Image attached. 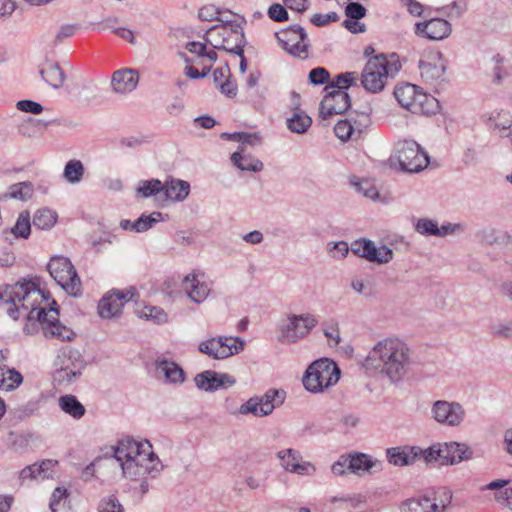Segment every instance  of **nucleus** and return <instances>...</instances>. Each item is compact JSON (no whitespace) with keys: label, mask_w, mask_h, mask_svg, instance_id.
<instances>
[{"label":"nucleus","mask_w":512,"mask_h":512,"mask_svg":"<svg viewBox=\"0 0 512 512\" xmlns=\"http://www.w3.org/2000/svg\"><path fill=\"white\" fill-rule=\"evenodd\" d=\"M331 471L333 474L342 476L346 473V471H350V456L341 455L336 462H334L331 466Z\"/></svg>","instance_id":"nucleus-62"},{"label":"nucleus","mask_w":512,"mask_h":512,"mask_svg":"<svg viewBox=\"0 0 512 512\" xmlns=\"http://www.w3.org/2000/svg\"><path fill=\"white\" fill-rule=\"evenodd\" d=\"M350 249L356 256L377 264H387L394 256L391 248L385 245L377 247L373 241L366 238L353 241L351 247L345 241L335 242L329 249V252L334 258H344Z\"/></svg>","instance_id":"nucleus-6"},{"label":"nucleus","mask_w":512,"mask_h":512,"mask_svg":"<svg viewBox=\"0 0 512 512\" xmlns=\"http://www.w3.org/2000/svg\"><path fill=\"white\" fill-rule=\"evenodd\" d=\"M280 466L289 473L297 475H313L316 472L315 466L309 461H303L298 450L287 448L277 452Z\"/></svg>","instance_id":"nucleus-20"},{"label":"nucleus","mask_w":512,"mask_h":512,"mask_svg":"<svg viewBox=\"0 0 512 512\" xmlns=\"http://www.w3.org/2000/svg\"><path fill=\"white\" fill-rule=\"evenodd\" d=\"M31 231L30 215L28 212H21L16 224L11 228V233L16 237L28 238Z\"/></svg>","instance_id":"nucleus-53"},{"label":"nucleus","mask_w":512,"mask_h":512,"mask_svg":"<svg viewBox=\"0 0 512 512\" xmlns=\"http://www.w3.org/2000/svg\"><path fill=\"white\" fill-rule=\"evenodd\" d=\"M230 159L233 165L241 171L260 172L264 168L261 160L250 154H244L242 147H238Z\"/></svg>","instance_id":"nucleus-33"},{"label":"nucleus","mask_w":512,"mask_h":512,"mask_svg":"<svg viewBox=\"0 0 512 512\" xmlns=\"http://www.w3.org/2000/svg\"><path fill=\"white\" fill-rule=\"evenodd\" d=\"M245 346V341L240 337L218 336L202 341L198 350L210 358L221 360L240 353Z\"/></svg>","instance_id":"nucleus-14"},{"label":"nucleus","mask_w":512,"mask_h":512,"mask_svg":"<svg viewBox=\"0 0 512 512\" xmlns=\"http://www.w3.org/2000/svg\"><path fill=\"white\" fill-rule=\"evenodd\" d=\"M48 124L49 122L44 120L29 117L19 125L18 132L26 137H34L37 134L43 133Z\"/></svg>","instance_id":"nucleus-41"},{"label":"nucleus","mask_w":512,"mask_h":512,"mask_svg":"<svg viewBox=\"0 0 512 512\" xmlns=\"http://www.w3.org/2000/svg\"><path fill=\"white\" fill-rule=\"evenodd\" d=\"M285 5L279 3L272 4L267 11L268 17L275 22H284L289 19Z\"/></svg>","instance_id":"nucleus-58"},{"label":"nucleus","mask_w":512,"mask_h":512,"mask_svg":"<svg viewBox=\"0 0 512 512\" xmlns=\"http://www.w3.org/2000/svg\"><path fill=\"white\" fill-rule=\"evenodd\" d=\"M339 378L340 369L337 364L328 358H321L307 368L303 385L311 393H320L337 384Z\"/></svg>","instance_id":"nucleus-8"},{"label":"nucleus","mask_w":512,"mask_h":512,"mask_svg":"<svg viewBox=\"0 0 512 512\" xmlns=\"http://www.w3.org/2000/svg\"><path fill=\"white\" fill-rule=\"evenodd\" d=\"M258 399L264 409V413L272 414L276 407L281 406L286 399V392L283 389H269Z\"/></svg>","instance_id":"nucleus-35"},{"label":"nucleus","mask_w":512,"mask_h":512,"mask_svg":"<svg viewBox=\"0 0 512 512\" xmlns=\"http://www.w3.org/2000/svg\"><path fill=\"white\" fill-rule=\"evenodd\" d=\"M481 241L488 245L504 243L508 238V234L504 231L493 227L484 228L479 232Z\"/></svg>","instance_id":"nucleus-48"},{"label":"nucleus","mask_w":512,"mask_h":512,"mask_svg":"<svg viewBox=\"0 0 512 512\" xmlns=\"http://www.w3.org/2000/svg\"><path fill=\"white\" fill-rule=\"evenodd\" d=\"M28 321L38 322L43 330L45 337L55 338L60 341H70L74 337V332L61 324L58 320V311L51 307L49 311L44 308L32 307L27 315Z\"/></svg>","instance_id":"nucleus-11"},{"label":"nucleus","mask_w":512,"mask_h":512,"mask_svg":"<svg viewBox=\"0 0 512 512\" xmlns=\"http://www.w3.org/2000/svg\"><path fill=\"white\" fill-rule=\"evenodd\" d=\"M125 297V292L117 289L105 293L98 303L99 316L104 319L118 316L124 308Z\"/></svg>","instance_id":"nucleus-25"},{"label":"nucleus","mask_w":512,"mask_h":512,"mask_svg":"<svg viewBox=\"0 0 512 512\" xmlns=\"http://www.w3.org/2000/svg\"><path fill=\"white\" fill-rule=\"evenodd\" d=\"M281 47L293 57L306 59L309 56V39L306 31L299 25H292L276 34Z\"/></svg>","instance_id":"nucleus-17"},{"label":"nucleus","mask_w":512,"mask_h":512,"mask_svg":"<svg viewBox=\"0 0 512 512\" xmlns=\"http://www.w3.org/2000/svg\"><path fill=\"white\" fill-rule=\"evenodd\" d=\"M39 74L41 78L52 88L59 89L66 79L65 73L58 63L47 61L41 67Z\"/></svg>","instance_id":"nucleus-31"},{"label":"nucleus","mask_w":512,"mask_h":512,"mask_svg":"<svg viewBox=\"0 0 512 512\" xmlns=\"http://www.w3.org/2000/svg\"><path fill=\"white\" fill-rule=\"evenodd\" d=\"M419 71L422 80L431 86H437L444 80L445 62L440 53H434L425 60L419 61Z\"/></svg>","instance_id":"nucleus-22"},{"label":"nucleus","mask_w":512,"mask_h":512,"mask_svg":"<svg viewBox=\"0 0 512 512\" xmlns=\"http://www.w3.org/2000/svg\"><path fill=\"white\" fill-rule=\"evenodd\" d=\"M421 448L413 447H393L387 449L388 461L396 466L412 465L419 457Z\"/></svg>","instance_id":"nucleus-30"},{"label":"nucleus","mask_w":512,"mask_h":512,"mask_svg":"<svg viewBox=\"0 0 512 512\" xmlns=\"http://www.w3.org/2000/svg\"><path fill=\"white\" fill-rule=\"evenodd\" d=\"M358 192L362 193L366 198L375 200L379 197L378 190L368 181L354 183Z\"/></svg>","instance_id":"nucleus-64"},{"label":"nucleus","mask_w":512,"mask_h":512,"mask_svg":"<svg viewBox=\"0 0 512 512\" xmlns=\"http://www.w3.org/2000/svg\"><path fill=\"white\" fill-rule=\"evenodd\" d=\"M126 462H128V450L125 448L124 441H120L118 446H111L104 457H97L87 465L82 471L81 478L86 482L90 481L95 477L96 468L121 469L124 474Z\"/></svg>","instance_id":"nucleus-16"},{"label":"nucleus","mask_w":512,"mask_h":512,"mask_svg":"<svg viewBox=\"0 0 512 512\" xmlns=\"http://www.w3.org/2000/svg\"><path fill=\"white\" fill-rule=\"evenodd\" d=\"M236 379L227 373H217L207 370L195 377L196 386L204 391L212 392L220 388H228L235 385Z\"/></svg>","instance_id":"nucleus-23"},{"label":"nucleus","mask_w":512,"mask_h":512,"mask_svg":"<svg viewBox=\"0 0 512 512\" xmlns=\"http://www.w3.org/2000/svg\"><path fill=\"white\" fill-rule=\"evenodd\" d=\"M350 456V472L354 474H362L368 472L373 466L372 458L363 453H353Z\"/></svg>","instance_id":"nucleus-43"},{"label":"nucleus","mask_w":512,"mask_h":512,"mask_svg":"<svg viewBox=\"0 0 512 512\" xmlns=\"http://www.w3.org/2000/svg\"><path fill=\"white\" fill-rule=\"evenodd\" d=\"M163 469L149 440L130 437V499L134 504L140 503L148 493V477L157 478Z\"/></svg>","instance_id":"nucleus-2"},{"label":"nucleus","mask_w":512,"mask_h":512,"mask_svg":"<svg viewBox=\"0 0 512 512\" xmlns=\"http://www.w3.org/2000/svg\"><path fill=\"white\" fill-rule=\"evenodd\" d=\"M69 497L68 490L63 486H58L54 489L49 507L52 512H60L66 505Z\"/></svg>","instance_id":"nucleus-50"},{"label":"nucleus","mask_w":512,"mask_h":512,"mask_svg":"<svg viewBox=\"0 0 512 512\" xmlns=\"http://www.w3.org/2000/svg\"><path fill=\"white\" fill-rule=\"evenodd\" d=\"M206 43L214 49L233 54H242L245 43L244 34L226 25L213 26L204 35Z\"/></svg>","instance_id":"nucleus-13"},{"label":"nucleus","mask_w":512,"mask_h":512,"mask_svg":"<svg viewBox=\"0 0 512 512\" xmlns=\"http://www.w3.org/2000/svg\"><path fill=\"white\" fill-rule=\"evenodd\" d=\"M318 324V316L314 313H289L278 324L277 339L282 344H295L308 337Z\"/></svg>","instance_id":"nucleus-7"},{"label":"nucleus","mask_w":512,"mask_h":512,"mask_svg":"<svg viewBox=\"0 0 512 512\" xmlns=\"http://www.w3.org/2000/svg\"><path fill=\"white\" fill-rule=\"evenodd\" d=\"M16 107L18 110L31 114H40L43 112V106L33 100H20L17 102Z\"/></svg>","instance_id":"nucleus-60"},{"label":"nucleus","mask_w":512,"mask_h":512,"mask_svg":"<svg viewBox=\"0 0 512 512\" xmlns=\"http://www.w3.org/2000/svg\"><path fill=\"white\" fill-rule=\"evenodd\" d=\"M442 443H435L427 449H421L420 457H423L425 462H438L442 465Z\"/></svg>","instance_id":"nucleus-55"},{"label":"nucleus","mask_w":512,"mask_h":512,"mask_svg":"<svg viewBox=\"0 0 512 512\" xmlns=\"http://www.w3.org/2000/svg\"><path fill=\"white\" fill-rule=\"evenodd\" d=\"M360 129H356L350 120H339L334 126V133L342 141H347L357 133L360 135Z\"/></svg>","instance_id":"nucleus-51"},{"label":"nucleus","mask_w":512,"mask_h":512,"mask_svg":"<svg viewBox=\"0 0 512 512\" xmlns=\"http://www.w3.org/2000/svg\"><path fill=\"white\" fill-rule=\"evenodd\" d=\"M180 57L186 63V67L184 69V74L190 79H200L205 78L209 72V66H204L203 71H199L196 67H194L193 58L188 57L184 53H180Z\"/></svg>","instance_id":"nucleus-54"},{"label":"nucleus","mask_w":512,"mask_h":512,"mask_svg":"<svg viewBox=\"0 0 512 512\" xmlns=\"http://www.w3.org/2000/svg\"><path fill=\"white\" fill-rule=\"evenodd\" d=\"M415 230L425 236L432 235L437 237H444L447 234L453 233L455 228L450 223L439 227L436 221L428 218H421L416 222Z\"/></svg>","instance_id":"nucleus-32"},{"label":"nucleus","mask_w":512,"mask_h":512,"mask_svg":"<svg viewBox=\"0 0 512 512\" xmlns=\"http://www.w3.org/2000/svg\"><path fill=\"white\" fill-rule=\"evenodd\" d=\"M182 289L192 302L201 304L208 298L211 285L205 279L204 273L193 271L183 278Z\"/></svg>","instance_id":"nucleus-19"},{"label":"nucleus","mask_w":512,"mask_h":512,"mask_svg":"<svg viewBox=\"0 0 512 512\" xmlns=\"http://www.w3.org/2000/svg\"><path fill=\"white\" fill-rule=\"evenodd\" d=\"M163 182L159 179L141 180L135 187V197L137 199H146L156 196L162 192Z\"/></svg>","instance_id":"nucleus-38"},{"label":"nucleus","mask_w":512,"mask_h":512,"mask_svg":"<svg viewBox=\"0 0 512 512\" xmlns=\"http://www.w3.org/2000/svg\"><path fill=\"white\" fill-rule=\"evenodd\" d=\"M47 268L50 276L67 294L74 297L81 294V281L70 259L54 256Z\"/></svg>","instance_id":"nucleus-12"},{"label":"nucleus","mask_w":512,"mask_h":512,"mask_svg":"<svg viewBox=\"0 0 512 512\" xmlns=\"http://www.w3.org/2000/svg\"><path fill=\"white\" fill-rule=\"evenodd\" d=\"M167 219V214H163L158 211H154L150 214L143 213L137 220L130 224V229L137 233H143L152 229L156 224L164 222Z\"/></svg>","instance_id":"nucleus-34"},{"label":"nucleus","mask_w":512,"mask_h":512,"mask_svg":"<svg viewBox=\"0 0 512 512\" xmlns=\"http://www.w3.org/2000/svg\"><path fill=\"white\" fill-rule=\"evenodd\" d=\"M394 96L398 103L405 109L415 114H435L439 110L438 100L419 90V87L405 83L394 90Z\"/></svg>","instance_id":"nucleus-10"},{"label":"nucleus","mask_w":512,"mask_h":512,"mask_svg":"<svg viewBox=\"0 0 512 512\" xmlns=\"http://www.w3.org/2000/svg\"><path fill=\"white\" fill-rule=\"evenodd\" d=\"M323 100L320 103L319 113L323 119L333 115L342 114L350 107V97L346 91L340 89L325 90Z\"/></svg>","instance_id":"nucleus-21"},{"label":"nucleus","mask_w":512,"mask_h":512,"mask_svg":"<svg viewBox=\"0 0 512 512\" xmlns=\"http://www.w3.org/2000/svg\"><path fill=\"white\" fill-rule=\"evenodd\" d=\"M359 79L357 72H345L337 75L335 79L328 84L324 90L329 89H340L345 91L350 86H353L356 84L357 80Z\"/></svg>","instance_id":"nucleus-44"},{"label":"nucleus","mask_w":512,"mask_h":512,"mask_svg":"<svg viewBox=\"0 0 512 512\" xmlns=\"http://www.w3.org/2000/svg\"><path fill=\"white\" fill-rule=\"evenodd\" d=\"M32 193L33 186L30 182H19L11 185L5 196L24 201L31 198Z\"/></svg>","instance_id":"nucleus-47"},{"label":"nucleus","mask_w":512,"mask_h":512,"mask_svg":"<svg viewBox=\"0 0 512 512\" xmlns=\"http://www.w3.org/2000/svg\"><path fill=\"white\" fill-rule=\"evenodd\" d=\"M57 221V213L51 209L43 208L35 212L33 225L41 230L52 228Z\"/></svg>","instance_id":"nucleus-42"},{"label":"nucleus","mask_w":512,"mask_h":512,"mask_svg":"<svg viewBox=\"0 0 512 512\" xmlns=\"http://www.w3.org/2000/svg\"><path fill=\"white\" fill-rule=\"evenodd\" d=\"M351 288L358 294L364 297H370L373 295L372 287L368 281L363 279H353L350 284Z\"/></svg>","instance_id":"nucleus-61"},{"label":"nucleus","mask_w":512,"mask_h":512,"mask_svg":"<svg viewBox=\"0 0 512 512\" xmlns=\"http://www.w3.org/2000/svg\"><path fill=\"white\" fill-rule=\"evenodd\" d=\"M452 491L446 486L426 489L405 499L399 506L400 512H445L451 505Z\"/></svg>","instance_id":"nucleus-5"},{"label":"nucleus","mask_w":512,"mask_h":512,"mask_svg":"<svg viewBox=\"0 0 512 512\" xmlns=\"http://www.w3.org/2000/svg\"><path fill=\"white\" fill-rule=\"evenodd\" d=\"M442 465H454L472 458L473 452L465 443H442Z\"/></svg>","instance_id":"nucleus-26"},{"label":"nucleus","mask_w":512,"mask_h":512,"mask_svg":"<svg viewBox=\"0 0 512 512\" xmlns=\"http://www.w3.org/2000/svg\"><path fill=\"white\" fill-rule=\"evenodd\" d=\"M162 192L167 201L182 202L189 196L190 184L181 179L170 178L163 183Z\"/></svg>","instance_id":"nucleus-29"},{"label":"nucleus","mask_w":512,"mask_h":512,"mask_svg":"<svg viewBox=\"0 0 512 512\" xmlns=\"http://www.w3.org/2000/svg\"><path fill=\"white\" fill-rule=\"evenodd\" d=\"M85 168L80 160L72 159L65 164L63 178L70 184H78L82 181Z\"/></svg>","instance_id":"nucleus-39"},{"label":"nucleus","mask_w":512,"mask_h":512,"mask_svg":"<svg viewBox=\"0 0 512 512\" xmlns=\"http://www.w3.org/2000/svg\"><path fill=\"white\" fill-rule=\"evenodd\" d=\"M155 367L156 372L164 378L166 383L180 385L185 381L183 369L173 361L157 359Z\"/></svg>","instance_id":"nucleus-28"},{"label":"nucleus","mask_w":512,"mask_h":512,"mask_svg":"<svg viewBox=\"0 0 512 512\" xmlns=\"http://www.w3.org/2000/svg\"><path fill=\"white\" fill-rule=\"evenodd\" d=\"M140 316L158 325L166 324L169 321L168 313L158 306H145L142 309Z\"/></svg>","instance_id":"nucleus-46"},{"label":"nucleus","mask_w":512,"mask_h":512,"mask_svg":"<svg viewBox=\"0 0 512 512\" xmlns=\"http://www.w3.org/2000/svg\"><path fill=\"white\" fill-rule=\"evenodd\" d=\"M311 118L303 112H295L292 117L287 120L288 128L295 133L302 134L311 126Z\"/></svg>","instance_id":"nucleus-45"},{"label":"nucleus","mask_w":512,"mask_h":512,"mask_svg":"<svg viewBox=\"0 0 512 512\" xmlns=\"http://www.w3.org/2000/svg\"><path fill=\"white\" fill-rule=\"evenodd\" d=\"M241 416L253 415L254 417H265L264 409L258 399V396L250 397L247 401L239 406Z\"/></svg>","instance_id":"nucleus-49"},{"label":"nucleus","mask_w":512,"mask_h":512,"mask_svg":"<svg viewBox=\"0 0 512 512\" xmlns=\"http://www.w3.org/2000/svg\"><path fill=\"white\" fill-rule=\"evenodd\" d=\"M347 18L362 19L366 15V9L358 2H350L345 8Z\"/></svg>","instance_id":"nucleus-63"},{"label":"nucleus","mask_w":512,"mask_h":512,"mask_svg":"<svg viewBox=\"0 0 512 512\" xmlns=\"http://www.w3.org/2000/svg\"><path fill=\"white\" fill-rule=\"evenodd\" d=\"M391 161L403 172L418 173L428 166L429 156L415 140L400 139L394 145Z\"/></svg>","instance_id":"nucleus-9"},{"label":"nucleus","mask_w":512,"mask_h":512,"mask_svg":"<svg viewBox=\"0 0 512 512\" xmlns=\"http://www.w3.org/2000/svg\"><path fill=\"white\" fill-rule=\"evenodd\" d=\"M401 68V64L394 54H379L366 62L361 73L362 87L370 93L381 92L389 78H393Z\"/></svg>","instance_id":"nucleus-4"},{"label":"nucleus","mask_w":512,"mask_h":512,"mask_svg":"<svg viewBox=\"0 0 512 512\" xmlns=\"http://www.w3.org/2000/svg\"><path fill=\"white\" fill-rule=\"evenodd\" d=\"M55 366L54 382L59 386H67L74 383L82 375L84 361L79 356L63 354L58 356Z\"/></svg>","instance_id":"nucleus-18"},{"label":"nucleus","mask_w":512,"mask_h":512,"mask_svg":"<svg viewBox=\"0 0 512 512\" xmlns=\"http://www.w3.org/2000/svg\"><path fill=\"white\" fill-rule=\"evenodd\" d=\"M112 93L118 96H125L128 92V68H120L113 72L110 81Z\"/></svg>","instance_id":"nucleus-40"},{"label":"nucleus","mask_w":512,"mask_h":512,"mask_svg":"<svg viewBox=\"0 0 512 512\" xmlns=\"http://www.w3.org/2000/svg\"><path fill=\"white\" fill-rule=\"evenodd\" d=\"M490 333L495 337L512 339V323L497 322L490 326Z\"/></svg>","instance_id":"nucleus-56"},{"label":"nucleus","mask_w":512,"mask_h":512,"mask_svg":"<svg viewBox=\"0 0 512 512\" xmlns=\"http://www.w3.org/2000/svg\"><path fill=\"white\" fill-rule=\"evenodd\" d=\"M23 382L21 373L14 368L0 365V389L12 391L19 387Z\"/></svg>","instance_id":"nucleus-36"},{"label":"nucleus","mask_w":512,"mask_h":512,"mask_svg":"<svg viewBox=\"0 0 512 512\" xmlns=\"http://www.w3.org/2000/svg\"><path fill=\"white\" fill-rule=\"evenodd\" d=\"M323 333L330 347H336L341 342L339 324L336 320H330L323 324Z\"/></svg>","instance_id":"nucleus-52"},{"label":"nucleus","mask_w":512,"mask_h":512,"mask_svg":"<svg viewBox=\"0 0 512 512\" xmlns=\"http://www.w3.org/2000/svg\"><path fill=\"white\" fill-rule=\"evenodd\" d=\"M430 416L441 426L457 428L465 422L467 413L458 401L436 400L431 405Z\"/></svg>","instance_id":"nucleus-15"},{"label":"nucleus","mask_w":512,"mask_h":512,"mask_svg":"<svg viewBox=\"0 0 512 512\" xmlns=\"http://www.w3.org/2000/svg\"><path fill=\"white\" fill-rule=\"evenodd\" d=\"M482 491L489 490L494 500L503 507L512 510V485L510 480L497 479L481 487Z\"/></svg>","instance_id":"nucleus-27"},{"label":"nucleus","mask_w":512,"mask_h":512,"mask_svg":"<svg viewBox=\"0 0 512 512\" xmlns=\"http://www.w3.org/2000/svg\"><path fill=\"white\" fill-rule=\"evenodd\" d=\"M330 74L327 69L317 67L309 72V81L313 85H322L329 81Z\"/></svg>","instance_id":"nucleus-59"},{"label":"nucleus","mask_w":512,"mask_h":512,"mask_svg":"<svg viewBox=\"0 0 512 512\" xmlns=\"http://www.w3.org/2000/svg\"><path fill=\"white\" fill-rule=\"evenodd\" d=\"M59 407L63 412L68 414L74 419H81L86 412L83 404L76 398V396L68 394L59 398Z\"/></svg>","instance_id":"nucleus-37"},{"label":"nucleus","mask_w":512,"mask_h":512,"mask_svg":"<svg viewBox=\"0 0 512 512\" xmlns=\"http://www.w3.org/2000/svg\"><path fill=\"white\" fill-rule=\"evenodd\" d=\"M412 364V353L408 345L397 337L379 340L362 362L370 373L397 383L407 374Z\"/></svg>","instance_id":"nucleus-1"},{"label":"nucleus","mask_w":512,"mask_h":512,"mask_svg":"<svg viewBox=\"0 0 512 512\" xmlns=\"http://www.w3.org/2000/svg\"><path fill=\"white\" fill-rule=\"evenodd\" d=\"M452 31L451 24L442 18H433L415 24V34L429 40H442Z\"/></svg>","instance_id":"nucleus-24"},{"label":"nucleus","mask_w":512,"mask_h":512,"mask_svg":"<svg viewBox=\"0 0 512 512\" xmlns=\"http://www.w3.org/2000/svg\"><path fill=\"white\" fill-rule=\"evenodd\" d=\"M467 9L466 0H454L451 4L442 8L450 18H459Z\"/></svg>","instance_id":"nucleus-57"},{"label":"nucleus","mask_w":512,"mask_h":512,"mask_svg":"<svg viewBox=\"0 0 512 512\" xmlns=\"http://www.w3.org/2000/svg\"><path fill=\"white\" fill-rule=\"evenodd\" d=\"M44 299V293L31 281L0 287V302L12 304L7 313L14 320L21 316V311L27 316L32 307H37Z\"/></svg>","instance_id":"nucleus-3"}]
</instances>
